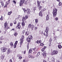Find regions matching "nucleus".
Returning a JSON list of instances; mask_svg holds the SVG:
<instances>
[{
  "instance_id": "obj_1",
  "label": "nucleus",
  "mask_w": 62,
  "mask_h": 62,
  "mask_svg": "<svg viewBox=\"0 0 62 62\" xmlns=\"http://www.w3.org/2000/svg\"><path fill=\"white\" fill-rule=\"evenodd\" d=\"M23 3H24L25 5H26L27 4V1H25V0H21L20 1V3L19 4L20 6H22Z\"/></svg>"
},
{
  "instance_id": "obj_23",
  "label": "nucleus",
  "mask_w": 62,
  "mask_h": 62,
  "mask_svg": "<svg viewBox=\"0 0 62 62\" xmlns=\"http://www.w3.org/2000/svg\"><path fill=\"white\" fill-rule=\"evenodd\" d=\"M58 47L59 49H61L62 48V46L61 45H59Z\"/></svg>"
},
{
  "instance_id": "obj_40",
  "label": "nucleus",
  "mask_w": 62,
  "mask_h": 62,
  "mask_svg": "<svg viewBox=\"0 0 62 62\" xmlns=\"http://www.w3.org/2000/svg\"><path fill=\"white\" fill-rule=\"evenodd\" d=\"M17 43H18V41H16L15 42V44L17 45Z\"/></svg>"
},
{
  "instance_id": "obj_34",
  "label": "nucleus",
  "mask_w": 62,
  "mask_h": 62,
  "mask_svg": "<svg viewBox=\"0 0 62 62\" xmlns=\"http://www.w3.org/2000/svg\"><path fill=\"white\" fill-rule=\"evenodd\" d=\"M62 4V3L61 2H59V3L58 5L59 6H61Z\"/></svg>"
},
{
  "instance_id": "obj_8",
  "label": "nucleus",
  "mask_w": 62,
  "mask_h": 62,
  "mask_svg": "<svg viewBox=\"0 0 62 62\" xmlns=\"http://www.w3.org/2000/svg\"><path fill=\"white\" fill-rule=\"evenodd\" d=\"M37 4L38 5V7L39 9H42V7L40 6V3H39V1H37Z\"/></svg>"
},
{
  "instance_id": "obj_61",
  "label": "nucleus",
  "mask_w": 62,
  "mask_h": 62,
  "mask_svg": "<svg viewBox=\"0 0 62 62\" xmlns=\"http://www.w3.org/2000/svg\"><path fill=\"white\" fill-rule=\"evenodd\" d=\"M35 50V48L32 49V50H33V51H34V50Z\"/></svg>"
},
{
  "instance_id": "obj_29",
  "label": "nucleus",
  "mask_w": 62,
  "mask_h": 62,
  "mask_svg": "<svg viewBox=\"0 0 62 62\" xmlns=\"http://www.w3.org/2000/svg\"><path fill=\"white\" fill-rule=\"evenodd\" d=\"M28 15H26L25 16V19H27V18H28Z\"/></svg>"
},
{
  "instance_id": "obj_18",
  "label": "nucleus",
  "mask_w": 62,
  "mask_h": 62,
  "mask_svg": "<svg viewBox=\"0 0 62 62\" xmlns=\"http://www.w3.org/2000/svg\"><path fill=\"white\" fill-rule=\"evenodd\" d=\"M25 17H23L22 19V22H24L25 21Z\"/></svg>"
},
{
  "instance_id": "obj_47",
  "label": "nucleus",
  "mask_w": 62,
  "mask_h": 62,
  "mask_svg": "<svg viewBox=\"0 0 62 62\" xmlns=\"http://www.w3.org/2000/svg\"><path fill=\"white\" fill-rule=\"evenodd\" d=\"M36 7H34L33 9L34 10H35L36 9Z\"/></svg>"
},
{
  "instance_id": "obj_64",
  "label": "nucleus",
  "mask_w": 62,
  "mask_h": 62,
  "mask_svg": "<svg viewBox=\"0 0 62 62\" xmlns=\"http://www.w3.org/2000/svg\"><path fill=\"white\" fill-rule=\"evenodd\" d=\"M46 61H44L43 62H46Z\"/></svg>"
},
{
  "instance_id": "obj_30",
  "label": "nucleus",
  "mask_w": 62,
  "mask_h": 62,
  "mask_svg": "<svg viewBox=\"0 0 62 62\" xmlns=\"http://www.w3.org/2000/svg\"><path fill=\"white\" fill-rule=\"evenodd\" d=\"M14 24H16L17 23V21H16L15 20H14Z\"/></svg>"
},
{
  "instance_id": "obj_45",
  "label": "nucleus",
  "mask_w": 62,
  "mask_h": 62,
  "mask_svg": "<svg viewBox=\"0 0 62 62\" xmlns=\"http://www.w3.org/2000/svg\"><path fill=\"white\" fill-rule=\"evenodd\" d=\"M24 32H25V31H24V30H23L22 32V34H24Z\"/></svg>"
},
{
  "instance_id": "obj_35",
  "label": "nucleus",
  "mask_w": 62,
  "mask_h": 62,
  "mask_svg": "<svg viewBox=\"0 0 62 62\" xmlns=\"http://www.w3.org/2000/svg\"><path fill=\"white\" fill-rule=\"evenodd\" d=\"M10 2V0H8V4H9Z\"/></svg>"
},
{
  "instance_id": "obj_15",
  "label": "nucleus",
  "mask_w": 62,
  "mask_h": 62,
  "mask_svg": "<svg viewBox=\"0 0 62 62\" xmlns=\"http://www.w3.org/2000/svg\"><path fill=\"white\" fill-rule=\"evenodd\" d=\"M10 49L9 48L7 51V53L8 54H9L10 53Z\"/></svg>"
},
{
  "instance_id": "obj_52",
  "label": "nucleus",
  "mask_w": 62,
  "mask_h": 62,
  "mask_svg": "<svg viewBox=\"0 0 62 62\" xmlns=\"http://www.w3.org/2000/svg\"><path fill=\"white\" fill-rule=\"evenodd\" d=\"M20 54H18L17 56V57H18L19 56H20Z\"/></svg>"
},
{
  "instance_id": "obj_54",
  "label": "nucleus",
  "mask_w": 62,
  "mask_h": 62,
  "mask_svg": "<svg viewBox=\"0 0 62 62\" xmlns=\"http://www.w3.org/2000/svg\"><path fill=\"white\" fill-rule=\"evenodd\" d=\"M39 43H41V40H40L39 41Z\"/></svg>"
},
{
  "instance_id": "obj_3",
  "label": "nucleus",
  "mask_w": 62,
  "mask_h": 62,
  "mask_svg": "<svg viewBox=\"0 0 62 62\" xmlns=\"http://www.w3.org/2000/svg\"><path fill=\"white\" fill-rule=\"evenodd\" d=\"M53 13L54 16L55 17L57 14V9L55 8L53 11Z\"/></svg>"
},
{
  "instance_id": "obj_50",
  "label": "nucleus",
  "mask_w": 62,
  "mask_h": 62,
  "mask_svg": "<svg viewBox=\"0 0 62 62\" xmlns=\"http://www.w3.org/2000/svg\"><path fill=\"white\" fill-rule=\"evenodd\" d=\"M36 42L37 43H39V40H37Z\"/></svg>"
},
{
  "instance_id": "obj_17",
  "label": "nucleus",
  "mask_w": 62,
  "mask_h": 62,
  "mask_svg": "<svg viewBox=\"0 0 62 62\" xmlns=\"http://www.w3.org/2000/svg\"><path fill=\"white\" fill-rule=\"evenodd\" d=\"M12 11L8 12V15H11V13H12Z\"/></svg>"
},
{
  "instance_id": "obj_55",
  "label": "nucleus",
  "mask_w": 62,
  "mask_h": 62,
  "mask_svg": "<svg viewBox=\"0 0 62 62\" xmlns=\"http://www.w3.org/2000/svg\"><path fill=\"white\" fill-rule=\"evenodd\" d=\"M1 59H4V57L2 56H1Z\"/></svg>"
},
{
  "instance_id": "obj_60",
  "label": "nucleus",
  "mask_w": 62,
  "mask_h": 62,
  "mask_svg": "<svg viewBox=\"0 0 62 62\" xmlns=\"http://www.w3.org/2000/svg\"><path fill=\"white\" fill-rule=\"evenodd\" d=\"M37 28L36 27L35 28V30H37Z\"/></svg>"
},
{
  "instance_id": "obj_59",
  "label": "nucleus",
  "mask_w": 62,
  "mask_h": 62,
  "mask_svg": "<svg viewBox=\"0 0 62 62\" xmlns=\"http://www.w3.org/2000/svg\"><path fill=\"white\" fill-rule=\"evenodd\" d=\"M26 53V51H25L24 52H23V54H25V53Z\"/></svg>"
},
{
  "instance_id": "obj_53",
  "label": "nucleus",
  "mask_w": 62,
  "mask_h": 62,
  "mask_svg": "<svg viewBox=\"0 0 62 62\" xmlns=\"http://www.w3.org/2000/svg\"><path fill=\"white\" fill-rule=\"evenodd\" d=\"M52 61L53 62H54L55 60H54V58H53V60H52Z\"/></svg>"
},
{
  "instance_id": "obj_36",
  "label": "nucleus",
  "mask_w": 62,
  "mask_h": 62,
  "mask_svg": "<svg viewBox=\"0 0 62 62\" xmlns=\"http://www.w3.org/2000/svg\"><path fill=\"white\" fill-rule=\"evenodd\" d=\"M13 2L14 4H16V1H15V0H13Z\"/></svg>"
},
{
  "instance_id": "obj_38",
  "label": "nucleus",
  "mask_w": 62,
  "mask_h": 62,
  "mask_svg": "<svg viewBox=\"0 0 62 62\" xmlns=\"http://www.w3.org/2000/svg\"><path fill=\"white\" fill-rule=\"evenodd\" d=\"M40 45L41 46H43L44 45V44L43 43H41L40 44Z\"/></svg>"
},
{
  "instance_id": "obj_56",
  "label": "nucleus",
  "mask_w": 62,
  "mask_h": 62,
  "mask_svg": "<svg viewBox=\"0 0 62 62\" xmlns=\"http://www.w3.org/2000/svg\"><path fill=\"white\" fill-rule=\"evenodd\" d=\"M29 58H31V55H29Z\"/></svg>"
},
{
  "instance_id": "obj_6",
  "label": "nucleus",
  "mask_w": 62,
  "mask_h": 62,
  "mask_svg": "<svg viewBox=\"0 0 62 62\" xmlns=\"http://www.w3.org/2000/svg\"><path fill=\"white\" fill-rule=\"evenodd\" d=\"M23 10H24V12L25 13L26 12L27 14H30V12H31L30 10L29 9H27V10H26L25 8H23Z\"/></svg>"
},
{
  "instance_id": "obj_58",
  "label": "nucleus",
  "mask_w": 62,
  "mask_h": 62,
  "mask_svg": "<svg viewBox=\"0 0 62 62\" xmlns=\"http://www.w3.org/2000/svg\"><path fill=\"white\" fill-rule=\"evenodd\" d=\"M55 19H56V20H57H57H58V18H57V17Z\"/></svg>"
},
{
  "instance_id": "obj_43",
  "label": "nucleus",
  "mask_w": 62,
  "mask_h": 62,
  "mask_svg": "<svg viewBox=\"0 0 62 62\" xmlns=\"http://www.w3.org/2000/svg\"><path fill=\"white\" fill-rule=\"evenodd\" d=\"M10 26H12L13 25V23H10Z\"/></svg>"
},
{
  "instance_id": "obj_2",
  "label": "nucleus",
  "mask_w": 62,
  "mask_h": 62,
  "mask_svg": "<svg viewBox=\"0 0 62 62\" xmlns=\"http://www.w3.org/2000/svg\"><path fill=\"white\" fill-rule=\"evenodd\" d=\"M4 28L5 29V30H7L8 29H10L9 27H8V23H7V22L4 23Z\"/></svg>"
},
{
  "instance_id": "obj_11",
  "label": "nucleus",
  "mask_w": 62,
  "mask_h": 62,
  "mask_svg": "<svg viewBox=\"0 0 62 62\" xmlns=\"http://www.w3.org/2000/svg\"><path fill=\"white\" fill-rule=\"evenodd\" d=\"M20 24H21V23L20 22H19L17 24V27L19 29H20L21 27V26L20 25Z\"/></svg>"
},
{
  "instance_id": "obj_37",
  "label": "nucleus",
  "mask_w": 62,
  "mask_h": 62,
  "mask_svg": "<svg viewBox=\"0 0 62 62\" xmlns=\"http://www.w3.org/2000/svg\"><path fill=\"white\" fill-rule=\"evenodd\" d=\"M35 22L36 23L38 22V19H35Z\"/></svg>"
},
{
  "instance_id": "obj_10",
  "label": "nucleus",
  "mask_w": 62,
  "mask_h": 62,
  "mask_svg": "<svg viewBox=\"0 0 62 62\" xmlns=\"http://www.w3.org/2000/svg\"><path fill=\"white\" fill-rule=\"evenodd\" d=\"M0 4H1L2 7H4V4L3 1L2 0H0Z\"/></svg>"
},
{
  "instance_id": "obj_39",
  "label": "nucleus",
  "mask_w": 62,
  "mask_h": 62,
  "mask_svg": "<svg viewBox=\"0 0 62 62\" xmlns=\"http://www.w3.org/2000/svg\"><path fill=\"white\" fill-rule=\"evenodd\" d=\"M39 54H40V53H39V52L37 54V56H39Z\"/></svg>"
},
{
  "instance_id": "obj_9",
  "label": "nucleus",
  "mask_w": 62,
  "mask_h": 62,
  "mask_svg": "<svg viewBox=\"0 0 62 62\" xmlns=\"http://www.w3.org/2000/svg\"><path fill=\"white\" fill-rule=\"evenodd\" d=\"M58 53V52L56 50H54L53 52L51 53L52 55H54V54H56Z\"/></svg>"
},
{
  "instance_id": "obj_27",
  "label": "nucleus",
  "mask_w": 62,
  "mask_h": 62,
  "mask_svg": "<svg viewBox=\"0 0 62 62\" xmlns=\"http://www.w3.org/2000/svg\"><path fill=\"white\" fill-rule=\"evenodd\" d=\"M42 12L41 11L40 12L39 14V15L40 16H42Z\"/></svg>"
},
{
  "instance_id": "obj_20",
  "label": "nucleus",
  "mask_w": 62,
  "mask_h": 62,
  "mask_svg": "<svg viewBox=\"0 0 62 62\" xmlns=\"http://www.w3.org/2000/svg\"><path fill=\"white\" fill-rule=\"evenodd\" d=\"M49 20V15H47L46 16V20L47 21Z\"/></svg>"
},
{
  "instance_id": "obj_7",
  "label": "nucleus",
  "mask_w": 62,
  "mask_h": 62,
  "mask_svg": "<svg viewBox=\"0 0 62 62\" xmlns=\"http://www.w3.org/2000/svg\"><path fill=\"white\" fill-rule=\"evenodd\" d=\"M1 49L2 52H6V51L7 50V49L6 48L3 47L1 48Z\"/></svg>"
},
{
  "instance_id": "obj_5",
  "label": "nucleus",
  "mask_w": 62,
  "mask_h": 62,
  "mask_svg": "<svg viewBox=\"0 0 62 62\" xmlns=\"http://www.w3.org/2000/svg\"><path fill=\"white\" fill-rule=\"evenodd\" d=\"M24 36L23 35H22L21 39L20 40L21 42H20V45H22V44H23V39H24Z\"/></svg>"
},
{
  "instance_id": "obj_19",
  "label": "nucleus",
  "mask_w": 62,
  "mask_h": 62,
  "mask_svg": "<svg viewBox=\"0 0 62 62\" xmlns=\"http://www.w3.org/2000/svg\"><path fill=\"white\" fill-rule=\"evenodd\" d=\"M28 27L29 28H31V24H29L28 26Z\"/></svg>"
},
{
  "instance_id": "obj_42",
  "label": "nucleus",
  "mask_w": 62,
  "mask_h": 62,
  "mask_svg": "<svg viewBox=\"0 0 62 62\" xmlns=\"http://www.w3.org/2000/svg\"><path fill=\"white\" fill-rule=\"evenodd\" d=\"M49 41H50V43H51V42H52V40L51 39V38L49 40Z\"/></svg>"
},
{
  "instance_id": "obj_24",
  "label": "nucleus",
  "mask_w": 62,
  "mask_h": 62,
  "mask_svg": "<svg viewBox=\"0 0 62 62\" xmlns=\"http://www.w3.org/2000/svg\"><path fill=\"white\" fill-rule=\"evenodd\" d=\"M10 45L11 46H13V42H11Z\"/></svg>"
},
{
  "instance_id": "obj_49",
  "label": "nucleus",
  "mask_w": 62,
  "mask_h": 62,
  "mask_svg": "<svg viewBox=\"0 0 62 62\" xmlns=\"http://www.w3.org/2000/svg\"><path fill=\"white\" fill-rule=\"evenodd\" d=\"M9 61H10V62H12V60L11 59Z\"/></svg>"
},
{
  "instance_id": "obj_22",
  "label": "nucleus",
  "mask_w": 62,
  "mask_h": 62,
  "mask_svg": "<svg viewBox=\"0 0 62 62\" xmlns=\"http://www.w3.org/2000/svg\"><path fill=\"white\" fill-rule=\"evenodd\" d=\"M14 35L16 37L17 36V35H18V33H17V32H15V33L14 34Z\"/></svg>"
},
{
  "instance_id": "obj_44",
  "label": "nucleus",
  "mask_w": 62,
  "mask_h": 62,
  "mask_svg": "<svg viewBox=\"0 0 62 62\" xmlns=\"http://www.w3.org/2000/svg\"><path fill=\"white\" fill-rule=\"evenodd\" d=\"M15 30V29H12V30H11V31H14Z\"/></svg>"
},
{
  "instance_id": "obj_63",
  "label": "nucleus",
  "mask_w": 62,
  "mask_h": 62,
  "mask_svg": "<svg viewBox=\"0 0 62 62\" xmlns=\"http://www.w3.org/2000/svg\"><path fill=\"white\" fill-rule=\"evenodd\" d=\"M2 43V42L1 41H0V44H1V43Z\"/></svg>"
},
{
  "instance_id": "obj_14",
  "label": "nucleus",
  "mask_w": 62,
  "mask_h": 62,
  "mask_svg": "<svg viewBox=\"0 0 62 62\" xmlns=\"http://www.w3.org/2000/svg\"><path fill=\"white\" fill-rule=\"evenodd\" d=\"M25 23L24 22L22 21V25L23 26H25Z\"/></svg>"
},
{
  "instance_id": "obj_21",
  "label": "nucleus",
  "mask_w": 62,
  "mask_h": 62,
  "mask_svg": "<svg viewBox=\"0 0 62 62\" xmlns=\"http://www.w3.org/2000/svg\"><path fill=\"white\" fill-rule=\"evenodd\" d=\"M27 44H28L27 45V50H28L29 49V43H28Z\"/></svg>"
},
{
  "instance_id": "obj_46",
  "label": "nucleus",
  "mask_w": 62,
  "mask_h": 62,
  "mask_svg": "<svg viewBox=\"0 0 62 62\" xmlns=\"http://www.w3.org/2000/svg\"><path fill=\"white\" fill-rule=\"evenodd\" d=\"M0 39L1 40H2L3 39V37H1L0 38Z\"/></svg>"
},
{
  "instance_id": "obj_33",
  "label": "nucleus",
  "mask_w": 62,
  "mask_h": 62,
  "mask_svg": "<svg viewBox=\"0 0 62 62\" xmlns=\"http://www.w3.org/2000/svg\"><path fill=\"white\" fill-rule=\"evenodd\" d=\"M18 59H20V60H21L22 59V57L21 56H19V57L18 58Z\"/></svg>"
},
{
  "instance_id": "obj_28",
  "label": "nucleus",
  "mask_w": 62,
  "mask_h": 62,
  "mask_svg": "<svg viewBox=\"0 0 62 62\" xmlns=\"http://www.w3.org/2000/svg\"><path fill=\"white\" fill-rule=\"evenodd\" d=\"M7 5H8V4H6V5H5L4 7V8H7L8 7V6H7Z\"/></svg>"
},
{
  "instance_id": "obj_62",
  "label": "nucleus",
  "mask_w": 62,
  "mask_h": 62,
  "mask_svg": "<svg viewBox=\"0 0 62 62\" xmlns=\"http://www.w3.org/2000/svg\"><path fill=\"white\" fill-rule=\"evenodd\" d=\"M56 62H60V61H57Z\"/></svg>"
},
{
  "instance_id": "obj_16",
  "label": "nucleus",
  "mask_w": 62,
  "mask_h": 62,
  "mask_svg": "<svg viewBox=\"0 0 62 62\" xmlns=\"http://www.w3.org/2000/svg\"><path fill=\"white\" fill-rule=\"evenodd\" d=\"M29 32L28 31H27L26 32L25 35H26L27 36H28V35H29Z\"/></svg>"
},
{
  "instance_id": "obj_32",
  "label": "nucleus",
  "mask_w": 62,
  "mask_h": 62,
  "mask_svg": "<svg viewBox=\"0 0 62 62\" xmlns=\"http://www.w3.org/2000/svg\"><path fill=\"white\" fill-rule=\"evenodd\" d=\"M44 48H42V49H41V50L42 51V52L44 53H45V52H44Z\"/></svg>"
},
{
  "instance_id": "obj_48",
  "label": "nucleus",
  "mask_w": 62,
  "mask_h": 62,
  "mask_svg": "<svg viewBox=\"0 0 62 62\" xmlns=\"http://www.w3.org/2000/svg\"><path fill=\"white\" fill-rule=\"evenodd\" d=\"M46 37H47L48 36V33H46Z\"/></svg>"
},
{
  "instance_id": "obj_12",
  "label": "nucleus",
  "mask_w": 62,
  "mask_h": 62,
  "mask_svg": "<svg viewBox=\"0 0 62 62\" xmlns=\"http://www.w3.org/2000/svg\"><path fill=\"white\" fill-rule=\"evenodd\" d=\"M49 29L48 27H47L46 28V33H48V31H49Z\"/></svg>"
},
{
  "instance_id": "obj_51",
  "label": "nucleus",
  "mask_w": 62,
  "mask_h": 62,
  "mask_svg": "<svg viewBox=\"0 0 62 62\" xmlns=\"http://www.w3.org/2000/svg\"><path fill=\"white\" fill-rule=\"evenodd\" d=\"M26 61H25V59H24L23 60V62H26Z\"/></svg>"
},
{
  "instance_id": "obj_57",
  "label": "nucleus",
  "mask_w": 62,
  "mask_h": 62,
  "mask_svg": "<svg viewBox=\"0 0 62 62\" xmlns=\"http://www.w3.org/2000/svg\"><path fill=\"white\" fill-rule=\"evenodd\" d=\"M46 46H44V47L43 48L45 50V49H46Z\"/></svg>"
},
{
  "instance_id": "obj_26",
  "label": "nucleus",
  "mask_w": 62,
  "mask_h": 62,
  "mask_svg": "<svg viewBox=\"0 0 62 62\" xmlns=\"http://www.w3.org/2000/svg\"><path fill=\"white\" fill-rule=\"evenodd\" d=\"M28 53L29 54L31 53V49H30L29 50Z\"/></svg>"
},
{
  "instance_id": "obj_13",
  "label": "nucleus",
  "mask_w": 62,
  "mask_h": 62,
  "mask_svg": "<svg viewBox=\"0 0 62 62\" xmlns=\"http://www.w3.org/2000/svg\"><path fill=\"white\" fill-rule=\"evenodd\" d=\"M43 55L44 57H46V52L45 51V52H44Z\"/></svg>"
},
{
  "instance_id": "obj_41",
  "label": "nucleus",
  "mask_w": 62,
  "mask_h": 62,
  "mask_svg": "<svg viewBox=\"0 0 62 62\" xmlns=\"http://www.w3.org/2000/svg\"><path fill=\"white\" fill-rule=\"evenodd\" d=\"M16 45H17L14 44V47L15 48H16Z\"/></svg>"
},
{
  "instance_id": "obj_4",
  "label": "nucleus",
  "mask_w": 62,
  "mask_h": 62,
  "mask_svg": "<svg viewBox=\"0 0 62 62\" xmlns=\"http://www.w3.org/2000/svg\"><path fill=\"white\" fill-rule=\"evenodd\" d=\"M31 35H29V37H27L26 39V40L27 42L29 43L31 41Z\"/></svg>"
},
{
  "instance_id": "obj_25",
  "label": "nucleus",
  "mask_w": 62,
  "mask_h": 62,
  "mask_svg": "<svg viewBox=\"0 0 62 62\" xmlns=\"http://www.w3.org/2000/svg\"><path fill=\"white\" fill-rule=\"evenodd\" d=\"M31 28L32 29V30L33 29V28L35 27V26L33 25H32L31 26Z\"/></svg>"
},
{
  "instance_id": "obj_31",
  "label": "nucleus",
  "mask_w": 62,
  "mask_h": 62,
  "mask_svg": "<svg viewBox=\"0 0 62 62\" xmlns=\"http://www.w3.org/2000/svg\"><path fill=\"white\" fill-rule=\"evenodd\" d=\"M3 19H4V17H3V16H1V17L0 19V20H1V21L3 20Z\"/></svg>"
}]
</instances>
